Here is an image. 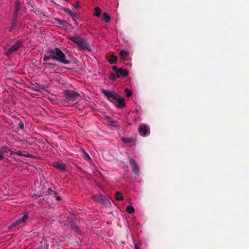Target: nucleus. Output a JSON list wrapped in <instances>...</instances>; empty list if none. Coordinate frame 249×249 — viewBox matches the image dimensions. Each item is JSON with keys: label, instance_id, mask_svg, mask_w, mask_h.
<instances>
[{"label": "nucleus", "instance_id": "f257e3e1", "mask_svg": "<svg viewBox=\"0 0 249 249\" xmlns=\"http://www.w3.org/2000/svg\"><path fill=\"white\" fill-rule=\"evenodd\" d=\"M53 60H55L64 64H69L71 61L67 60L65 54L58 47L50 49Z\"/></svg>", "mask_w": 249, "mask_h": 249}, {"label": "nucleus", "instance_id": "f03ea898", "mask_svg": "<svg viewBox=\"0 0 249 249\" xmlns=\"http://www.w3.org/2000/svg\"><path fill=\"white\" fill-rule=\"evenodd\" d=\"M69 39L78 45L80 50H87L91 51L90 46L87 40L83 38H80L79 36H71Z\"/></svg>", "mask_w": 249, "mask_h": 249}, {"label": "nucleus", "instance_id": "7ed1b4c3", "mask_svg": "<svg viewBox=\"0 0 249 249\" xmlns=\"http://www.w3.org/2000/svg\"><path fill=\"white\" fill-rule=\"evenodd\" d=\"M64 97L68 100L72 102L78 100L80 95L72 90H65L63 91Z\"/></svg>", "mask_w": 249, "mask_h": 249}, {"label": "nucleus", "instance_id": "20e7f679", "mask_svg": "<svg viewBox=\"0 0 249 249\" xmlns=\"http://www.w3.org/2000/svg\"><path fill=\"white\" fill-rule=\"evenodd\" d=\"M102 93L111 102L116 101L119 95L114 91L109 90L102 89Z\"/></svg>", "mask_w": 249, "mask_h": 249}, {"label": "nucleus", "instance_id": "39448f33", "mask_svg": "<svg viewBox=\"0 0 249 249\" xmlns=\"http://www.w3.org/2000/svg\"><path fill=\"white\" fill-rule=\"evenodd\" d=\"M22 41H18L13 45L12 47L9 48L7 51L5 52V54L7 56H10L12 53L18 51V50L22 46Z\"/></svg>", "mask_w": 249, "mask_h": 249}, {"label": "nucleus", "instance_id": "423d86ee", "mask_svg": "<svg viewBox=\"0 0 249 249\" xmlns=\"http://www.w3.org/2000/svg\"><path fill=\"white\" fill-rule=\"evenodd\" d=\"M129 164L132 168V170L136 175L140 174V166L138 163L133 159H129Z\"/></svg>", "mask_w": 249, "mask_h": 249}, {"label": "nucleus", "instance_id": "0eeeda50", "mask_svg": "<svg viewBox=\"0 0 249 249\" xmlns=\"http://www.w3.org/2000/svg\"><path fill=\"white\" fill-rule=\"evenodd\" d=\"M53 165L57 169L60 170V171H61L62 172H64L66 171V165L64 163L57 161V162H54L53 163Z\"/></svg>", "mask_w": 249, "mask_h": 249}, {"label": "nucleus", "instance_id": "6e6552de", "mask_svg": "<svg viewBox=\"0 0 249 249\" xmlns=\"http://www.w3.org/2000/svg\"><path fill=\"white\" fill-rule=\"evenodd\" d=\"M116 102L117 103V107L119 108H122L125 106L124 99L120 96L118 97Z\"/></svg>", "mask_w": 249, "mask_h": 249}, {"label": "nucleus", "instance_id": "1a4fd4ad", "mask_svg": "<svg viewBox=\"0 0 249 249\" xmlns=\"http://www.w3.org/2000/svg\"><path fill=\"white\" fill-rule=\"evenodd\" d=\"M63 11L68 14L70 16H71L73 20L75 22V24H77V21H76V18H77V16L76 14H73L71 9L67 8H64L63 9Z\"/></svg>", "mask_w": 249, "mask_h": 249}, {"label": "nucleus", "instance_id": "9d476101", "mask_svg": "<svg viewBox=\"0 0 249 249\" xmlns=\"http://www.w3.org/2000/svg\"><path fill=\"white\" fill-rule=\"evenodd\" d=\"M57 24L61 25L64 27H68L70 24L65 20H61L59 19H55Z\"/></svg>", "mask_w": 249, "mask_h": 249}, {"label": "nucleus", "instance_id": "9b49d317", "mask_svg": "<svg viewBox=\"0 0 249 249\" xmlns=\"http://www.w3.org/2000/svg\"><path fill=\"white\" fill-rule=\"evenodd\" d=\"M139 131L140 133L142 134V135H146L147 132V126L144 124L140 125L139 128Z\"/></svg>", "mask_w": 249, "mask_h": 249}, {"label": "nucleus", "instance_id": "f8f14e48", "mask_svg": "<svg viewBox=\"0 0 249 249\" xmlns=\"http://www.w3.org/2000/svg\"><path fill=\"white\" fill-rule=\"evenodd\" d=\"M21 1L20 0H16L15 1L14 12L18 13L20 9Z\"/></svg>", "mask_w": 249, "mask_h": 249}, {"label": "nucleus", "instance_id": "ddd939ff", "mask_svg": "<svg viewBox=\"0 0 249 249\" xmlns=\"http://www.w3.org/2000/svg\"><path fill=\"white\" fill-rule=\"evenodd\" d=\"M107 61L111 64H116L117 61V58L116 56L112 55L108 59Z\"/></svg>", "mask_w": 249, "mask_h": 249}, {"label": "nucleus", "instance_id": "4468645a", "mask_svg": "<svg viewBox=\"0 0 249 249\" xmlns=\"http://www.w3.org/2000/svg\"><path fill=\"white\" fill-rule=\"evenodd\" d=\"M119 55L122 58L124 59L129 55V53L125 50H123L120 52Z\"/></svg>", "mask_w": 249, "mask_h": 249}, {"label": "nucleus", "instance_id": "2eb2a0df", "mask_svg": "<svg viewBox=\"0 0 249 249\" xmlns=\"http://www.w3.org/2000/svg\"><path fill=\"white\" fill-rule=\"evenodd\" d=\"M8 151H11L10 148L7 145H4L1 147L0 149V152L3 155L4 153L8 152Z\"/></svg>", "mask_w": 249, "mask_h": 249}, {"label": "nucleus", "instance_id": "dca6fc26", "mask_svg": "<svg viewBox=\"0 0 249 249\" xmlns=\"http://www.w3.org/2000/svg\"><path fill=\"white\" fill-rule=\"evenodd\" d=\"M118 72L120 74L121 76H126L128 74V71L123 68H119L118 70Z\"/></svg>", "mask_w": 249, "mask_h": 249}, {"label": "nucleus", "instance_id": "f3484780", "mask_svg": "<svg viewBox=\"0 0 249 249\" xmlns=\"http://www.w3.org/2000/svg\"><path fill=\"white\" fill-rule=\"evenodd\" d=\"M21 224H23L22 222H21V221L19 218H18V220H17L16 221H15L12 224H11L9 227V229H12L13 228H15L17 227L18 225H19Z\"/></svg>", "mask_w": 249, "mask_h": 249}, {"label": "nucleus", "instance_id": "a211bd4d", "mask_svg": "<svg viewBox=\"0 0 249 249\" xmlns=\"http://www.w3.org/2000/svg\"><path fill=\"white\" fill-rule=\"evenodd\" d=\"M47 53L49 54V55H45L43 58V60L45 62L48 61L50 59L53 60V57L51 53V50H48Z\"/></svg>", "mask_w": 249, "mask_h": 249}, {"label": "nucleus", "instance_id": "6ab92c4d", "mask_svg": "<svg viewBox=\"0 0 249 249\" xmlns=\"http://www.w3.org/2000/svg\"><path fill=\"white\" fill-rule=\"evenodd\" d=\"M126 212L130 214H131L135 212L134 208L131 205H128L126 207Z\"/></svg>", "mask_w": 249, "mask_h": 249}, {"label": "nucleus", "instance_id": "aec40b11", "mask_svg": "<svg viewBox=\"0 0 249 249\" xmlns=\"http://www.w3.org/2000/svg\"><path fill=\"white\" fill-rule=\"evenodd\" d=\"M103 19L106 22H108L110 21V17L107 13H104L103 14Z\"/></svg>", "mask_w": 249, "mask_h": 249}, {"label": "nucleus", "instance_id": "412c9836", "mask_svg": "<svg viewBox=\"0 0 249 249\" xmlns=\"http://www.w3.org/2000/svg\"><path fill=\"white\" fill-rule=\"evenodd\" d=\"M95 10V14L94 16L96 17H99L101 14V10L98 7H95L94 8Z\"/></svg>", "mask_w": 249, "mask_h": 249}, {"label": "nucleus", "instance_id": "4be33fe9", "mask_svg": "<svg viewBox=\"0 0 249 249\" xmlns=\"http://www.w3.org/2000/svg\"><path fill=\"white\" fill-rule=\"evenodd\" d=\"M115 198L117 200L123 201L124 200V197L122 195V194L119 192H116Z\"/></svg>", "mask_w": 249, "mask_h": 249}, {"label": "nucleus", "instance_id": "5701e85b", "mask_svg": "<svg viewBox=\"0 0 249 249\" xmlns=\"http://www.w3.org/2000/svg\"><path fill=\"white\" fill-rule=\"evenodd\" d=\"M28 218L29 216L27 214H24L21 218H19L23 224L25 223Z\"/></svg>", "mask_w": 249, "mask_h": 249}, {"label": "nucleus", "instance_id": "b1692460", "mask_svg": "<svg viewBox=\"0 0 249 249\" xmlns=\"http://www.w3.org/2000/svg\"><path fill=\"white\" fill-rule=\"evenodd\" d=\"M46 194L47 195H54V196H56L57 193L56 192L53 191L51 189L49 188L46 192Z\"/></svg>", "mask_w": 249, "mask_h": 249}, {"label": "nucleus", "instance_id": "393cba45", "mask_svg": "<svg viewBox=\"0 0 249 249\" xmlns=\"http://www.w3.org/2000/svg\"><path fill=\"white\" fill-rule=\"evenodd\" d=\"M125 93H126V96L127 97H130L132 96V92L129 90L128 89H125L124 90Z\"/></svg>", "mask_w": 249, "mask_h": 249}, {"label": "nucleus", "instance_id": "a878e982", "mask_svg": "<svg viewBox=\"0 0 249 249\" xmlns=\"http://www.w3.org/2000/svg\"><path fill=\"white\" fill-rule=\"evenodd\" d=\"M108 78L112 81H114L116 79V78L115 77V73H114L113 72L110 73V74L108 76Z\"/></svg>", "mask_w": 249, "mask_h": 249}, {"label": "nucleus", "instance_id": "bb28decb", "mask_svg": "<svg viewBox=\"0 0 249 249\" xmlns=\"http://www.w3.org/2000/svg\"><path fill=\"white\" fill-rule=\"evenodd\" d=\"M13 154H17L18 155V156H23V154L21 151H18V152H13V151H11L10 152V155H13Z\"/></svg>", "mask_w": 249, "mask_h": 249}, {"label": "nucleus", "instance_id": "cd10ccee", "mask_svg": "<svg viewBox=\"0 0 249 249\" xmlns=\"http://www.w3.org/2000/svg\"><path fill=\"white\" fill-rule=\"evenodd\" d=\"M83 150L85 154L84 159L87 160H90L91 159H90V157H89V154L84 149H83Z\"/></svg>", "mask_w": 249, "mask_h": 249}, {"label": "nucleus", "instance_id": "c85d7f7f", "mask_svg": "<svg viewBox=\"0 0 249 249\" xmlns=\"http://www.w3.org/2000/svg\"><path fill=\"white\" fill-rule=\"evenodd\" d=\"M72 230L76 232H79L80 231L79 228L76 225H73L72 226Z\"/></svg>", "mask_w": 249, "mask_h": 249}, {"label": "nucleus", "instance_id": "c756f323", "mask_svg": "<svg viewBox=\"0 0 249 249\" xmlns=\"http://www.w3.org/2000/svg\"><path fill=\"white\" fill-rule=\"evenodd\" d=\"M18 127L21 130L24 129V124L22 121H20L18 124Z\"/></svg>", "mask_w": 249, "mask_h": 249}, {"label": "nucleus", "instance_id": "7c9ffc66", "mask_svg": "<svg viewBox=\"0 0 249 249\" xmlns=\"http://www.w3.org/2000/svg\"><path fill=\"white\" fill-rule=\"evenodd\" d=\"M43 65L46 67H47L48 66H56V64H54V63H45L43 64Z\"/></svg>", "mask_w": 249, "mask_h": 249}, {"label": "nucleus", "instance_id": "2f4dec72", "mask_svg": "<svg viewBox=\"0 0 249 249\" xmlns=\"http://www.w3.org/2000/svg\"><path fill=\"white\" fill-rule=\"evenodd\" d=\"M17 22H18V19L12 18V22H11L12 24L16 25Z\"/></svg>", "mask_w": 249, "mask_h": 249}, {"label": "nucleus", "instance_id": "473e14b6", "mask_svg": "<svg viewBox=\"0 0 249 249\" xmlns=\"http://www.w3.org/2000/svg\"><path fill=\"white\" fill-rule=\"evenodd\" d=\"M18 13H16L13 12V18L18 19Z\"/></svg>", "mask_w": 249, "mask_h": 249}, {"label": "nucleus", "instance_id": "72a5a7b5", "mask_svg": "<svg viewBox=\"0 0 249 249\" xmlns=\"http://www.w3.org/2000/svg\"><path fill=\"white\" fill-rule=\"evenodd\" d=\"M16 25H13L11 24V26L9 28V32H11L15 29V27Z\"/></svg>", "mask_w": 249, "mask_h": 249}, {"label": "nucleus", "instance_id": "f704fd0d", "mask_svg": "<svg viewBox=\"0 0 249 249\" xmlns=\"http://www.w3.org/2000/svg\"><path fill=\"white\" fill-rule=\"evenodd\" d=\"M123 141L125 143H128L130 142V139L128 138H123Z\"/></svg>", "mask_w": 249, "mask_h": 249}, {"label": "nucleus", "instance_id": "c9c22d12", "mask_svg": "<svg viewBox=\"0 0 249 249\" xmlns=\"http://www.w3.org/2000/svg\"><path fill=\"white\" fill-rule=\"evenodd\" d=\"M112 70L116 71V72L117 71H118V70H119V69H118L117 67L116 66H112Z\"/></svg>", "mask_w": 249, "mask_h": 249}, {"label": "nucleus", "instance_id": "e433bc0d", "mask_svg": "<svg viewBox=\"0 0 249 249\" xmlns=\"http://www.w3.org/2000/svg\"><path fill=\"white\" fill-rule=\"evenodd\" d=\"M115 77L116 78H119L121 76L120 74L118 72V71H117L116 73H115Z\"/></svg>", "mask_w": 249, "mask_h": 249}, {"label": "nucleus", "instance_id": "4c0bfd02", "mask_svg": "<svg viewBox=\"0 0 249 249\" xmlns=\"http://www.w3.org/2000/svg\"><path fill=\"white\" fill-rule=\"evenodd\" d=\"M23 156L26 158H31L32 157V155L29 153L23 154Z\"/></svg>", "mask_w": 249, "mask_h": 249}, {"label": "nucleus", "instance_id": "58836bf2", "mask_svg": "<svg viewBox=\"0 0 249 249\" xmlns=\"http://www.w3.org/2000/svg\"><path fill=\"white\" fill-rule=\"evenodd\" d=\"M79 5H80V4H79V2L78 1H76L74 6L75 8H78L79 7Z\"/></svg>", "mask_w": 249, "mask_h": 249}, {"label": "nucleus", "instance_id": "ea45409f", "mask_svg": "<svg viewBox=\"0 0 249 249\" xmlns=\"http://www.w3.org/2000/svg\"><path fill=\"white\" fill-rule=\"evenodd\" d=\"M3 155H2L0 152V161L2 160L4 158V157L3 156Z\"/></svg>", "mask_w": 249, "mask_h": 249}, {"label": "nucleus", "instance_id": "a19ab883", "mask_svg": "<svg viewBox=\"0 0 249 249\" xmlns=\"http://www.w3.org/2000/svg\"><path fill=\"white\" fill-rule=\"evenodd\" d=\"M55 196L57 200L59 201L61 200V197L60 196H56V195Z\"/></svg>", "mask_w": 249, "mask_h": 249}, {"label": "nucleus", "instance_id": "79ce46f5", "mask_svg": "<svg viewBox=\"0 0 249 249\" xmlns=\"http://www.w3.org/2000/svg\"><path fill=\"white\" fill-rule=\"evenodd\" d=\"M135 249H140V248L137 244H135Z\"/></svg>", "mask_w": 249, "mask_h": 249}, {"label": "nucleus", "instance_id": "37998d69", "mask_svg": "<svg viewBox=\"0 0 249 249\" xmlns=\"http://www.w3.org/2000/svg\"><path fill=\"white\" fill-rule=\"evenodd\" d=\"M109 122L112 124H115L116 123V121H114V120H110Z\"/></svg>", "mask_w": 249, "mask_h": 249}, {"label": "nucleus", "instance_id": "c03bdc74", "mask_svg": "<svg viewBox=\"0 0 249 249\" xmlns=\"http://www.w3.org/2000/svg\"><path fill=\"white\" fill-rule=\"evenodd\" d=\"M104 198H105V202H106V201H107H107H108V200L107 198H106L105 197Z\"/></svg>", "mask_w": 249, "mask_h": 249}]
</instances>
